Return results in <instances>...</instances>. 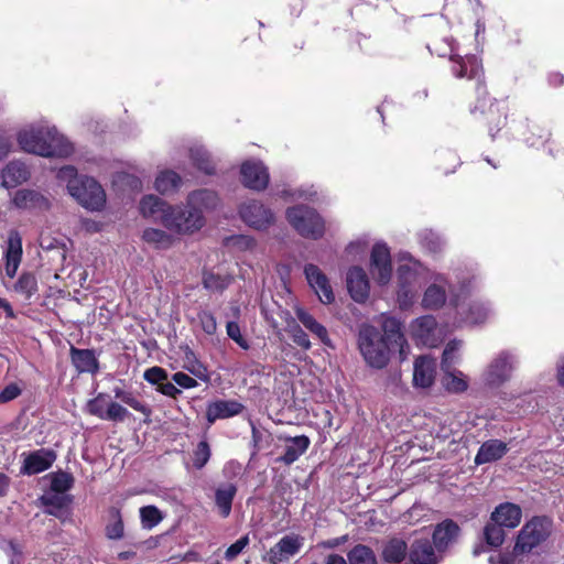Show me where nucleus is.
<instances>
[{
	"label": "nucleus",
	"mask_w": 564,
	"mask_h": 564,
	"mask_svg": "<svg viewBox=\"0 0 564 564\" xmlns=\"http://www.w3.org/2000/svg\"><path fill=\"white\" fill-rule=\"evenodd\" d=\"M291 337H292V340L297 346H300L301 348H303L305 350L310 349L312 346L307 334L300 326H294L291 329Z\"/></svg>",
	"instance_id": "052dcab7"
},
{
	"label": "nucleus",
	"mask_w": 564,
	"mask_h": 564,
	"mask_svg": "<svg viewBox=\"0 0 564 564\" xmlns=\"http://www.w3.org/2000/svg\"><path fill=\"white\" fill-rule=\"evenodd\" d=\"M30 177V172L26 165L20 161H11L2 170L1 178L2 186L6 188H13L26 182Z\"/></svg>",
	"instance_id": "c756f323"
},
{
	"label": "nucleus",
	"mask_w": 564,
	"mask_h": 564,
	"mask_svg": "<svg viewBox=\"0 0 564 564\" xmlns=\"http://www.w3.org/2000/svg\"><path fill=\"white\" fill-rule=\"evenodd\" d=\"M13 205L20 209L45 210L50 207L48 199L34 189H20L15 192Z\"/></svg>",
	"instance_id": "a878e982"
},
{
	"label": "nucleus",
	"mask_w": 564,
	"mask_h": 564,
	"mask_svg": "<svg viewBox=\"0 0 564 564\" xmlns=\"http://www.w3.org/2000/svg\"><path fill=\"white\" fill-rule=\"evenodd\" d=\"M122 402L132 408L133 410L142 413L147 417H149L151 414L150 408L144 403L140 402L131 392L123 395Z\"/></svg>",
	"instance_id": "e2e57ef3"
},
{
	"label": "nucleus",
	"mask_w": 564,
	"mask_h": 564,
	"mask_svg": "<svg viewBox=\"0 0 564 564\" xmlns=\"http://www.w3.org/2000/svg\"><path fill=\"white\" fill-rule=\"evenodd\" d=\"M55 460V454L51 451L40 449L25 456L21 471L26 475H35L48 469Z\"/></svg>",
	"instance_id": "bb28decb"
},
{
	"label": "nucleus",
	"mask_w": 564,
	"mask_h": 564,
	"mask_svg": "<svg viewBox=\"0 0 564 564\" xmlns=\"http://www.w3.org/2000/svg\"><path fill=\"white\" fill-rule=\"evenodd\" d=\"M40 245L44 250H55L62 260L66 258L64 246H58L56 240H52L48 237H42Z\"/></svg>",
	"instance_id": "774afa93"
},
{
	"label": "nucleus",
	"mask_w": 564,
	"mask_h": 564,
	"mask_svg": "<svg viewBox=\"0 0 564 564\" xmlns=\"http://www.w3.org/2000/svg\"><path fill=\"white\" fill-rule=\"evenodd\" d=\"M347 289L354 301L365 302L369 296V280L362 268L352 267L347 272Z\"/></svg>",
	"instance_id": "aec40b11"
},
{
	"label": "nucleus",
	"mask_w": 564,
	"mask_h": 564,
	"mask_svg": "<svg viewBox=\"0 0 564 564\" xmlns=\"http://www.w3.org/2000/svg\"><path fill=\"white\" fill-rule=\"evenodd\" d=\"M442 384L451 393H462L468 389V378L460 370L449 368L443 370Z\"/></svg>",
	"instance_id": "f704fd0d"
},
{
	"label": "nucleus",
	"mask_w": 564,
	"mask_h": 564,
	"mask_svg": "<svg viewBox=\"0 0 564 564\" xmlns=\"http://www.w3.org/2000/svg\"><path fill=\"white\" fill-rule=\"evenodd\" d=\"M350 564H377L373 552L366 545H357L348 553Z\"/></svg>",
	"instance_id": "a18cd8bd"
},
{
	"label": "nucleus",
	"mask_w": 564,
	"mask_h": 564,
	"mask_svg": "<svg viewBox=\"0 0 564 564\" xmlns=\"http://www.w3.org/2000/svg\"><path fill=\"white\" fill-rule=\"evenodd\" d=\"M226 332L230 339H232L239 347L242 349H248L249 344L248 341L242 337L239 325L234 322L229 321L226 325Z\"/></svg>",
	"instance_id": "4d7b16f0"
},
{
	"label": "nucleus",
	"mask_w": 564,
	"mask_h": 564,
	"mask_svg": "<svg viewBox=\"0 0 564 564\" xmlns=\"http://www.w3.org/2000/svg\"><path fill=\"white\" fill-rule=\"evenodd\" d=\"M218 203L214 191H193L184 205H172L170 215L164 218V227L177 235H193L205 226L204 214L215 209Z\"/></svg>",
	"instance_id": "7ed1b4c3"
},
{
	"label": "nucleus",
	"mask_w": 564,
	"mask_h": 564,
	"mask_svg": "<svg viewBox=\"0 0 564 564\" xmlns=\"http://www.w3.org/2000/svg\"><path fill=\"white\" fill-rule=\"evenodd\" d=\"M199 326L207 335H214L217 332V321L214 314L209 311L202 310L197 314Z\"/></svg>",
	"instance_id": "09e8293b"
},
{
	"label": "nucleus",
	"mask_w": 564,
	"mask_h": 564,
	"mask_svg": "<svg viewBox=\"0 0 564 564\" xmlns=\"http://www.w3.org/2000/svg\"><path fill=\"white\" fill-rule=\"evenodd\" d=\"M463 347L460 340H451L447 343L442 358V370L453 368V366L459 360V351Z\"/></svg>",
	"instance_id": "c03bdc74"
},
{
	"label": "nucleus",
	"mask_w": 564,
	"mask_h": 564,
	"mask_svg": "<svg viewBox=\"0 0 564 564\" xmlns=\"http://www.w3.org/2000/svg\"><path fill=\"white\" fill-rule=\"evenodd\" d=\"M189 156L193 164L202 172L212 174L215 171V164L207 150L199 144L189 149Z\"/></svg>",
	"instance_id": "58836bf2"
},
{
	"label": "nucleus",
	"mask_w": 564,
	"mask_h": 564,
	"mask_svg": "<svg viewBox=\"0 0 564 564\" xmlns=\"http://www.w3.org/2000/svg\"><path fill=\"white\" fill-rule=\"evenodd\" d=\"M249 544V536L243 535L231 544L225 552L227 561H234Z\"/></svg>",
	"instance_id": "13d9d810"
},
{
	"label": "nucleus",
	"mask_w": 564,
	"mask_h": 564,
	"mask_svg": "<svg viewBox=\"0 0 564 564\" xmlns=\"http://www.w3.org/2000/svg\"><path fill=\"white\" fill-rule=\"evenodd\" d=\"M240 176L243 186L257 192L264 191L270 181L268 169L258 160L245 161L240 166Z\"/></svg>",
	"instance_id": "2eb2a0df"
},
{
	"label": "nucleus",
	"mask_w": 564,
	"mask_h": 564,
	"mask_svg": "<svg viewBox=\"0 0 564 564\" xmlns=\"http://www.w3.org/2000/svg\"><path fill=\"white\" fill-rule=\"evenodd\" d=\"M459 535V525L455 521L446 519L435 527L432 534L433 545L443 556L449 547L457 543Z\"/></svg>",
	"instance_id": "f3484780"
},
{
	"label": "nucleus",
	"mask_w": 564,
	"mask_h": 564,
	"mask_svg": "<svg viewBox=\"0 0 564 564\" xmlns=\"http://www.w3.org/2000/svg\"><path fill=\"white\" fill-rule=\"evenodd\" d=\"M237 491L238 487L234 482H221L216 486L214 491V503L217 513L221 518L226 519L230 516Z\"/></svg>",
	"instance_id": "4be33fe9"
},
{
	"label": "nucleus",
	"mask_w": 564,
	"mask_h": 564,
	"mask_svg": "<svg viewBox=\"0 0 564 564\" xmlns=\"http://www.w3.org/2000/svg\"><path fill=\"white\" fill-rule=\"evenodd\" d=\"M182 177L172 170L161 171L154 181L155 189L162 195L176 193L182 186Z\"/></svg>",
	"instance_id": "473e14b6"
},
{
	"label": "nucleus",
	"mask_w": 564,
	"mask_h": 564,
	"mask_svg": "<svg viewBox=\"0 0 564 564\" xmlns=\"http://www.w3.org/2000/svg\"><path fill=\"white\" fill-rule=\"evenodd\" d=\"M295 316L300 321V323L314 336H316L324 345L330 346V338L328 336L327 329L323 326L316 318L310 314L303 307L295 308Z\"/></svg>",
	"instance_id": "2f4dec72"
},
{
	"label": "nucleus",
	"mask_w": 564,
	"mask_h": 564,
	"mask_svg": "<svg viewBox=\"0 0 564 564\" xmlns=\"http://www.w3.org/2000/svg\"><path fill=\"white\" fill-rule=\"evenodd\" d=\"M163 513L154 506L140 508V519L143 529H153L163 520Z\"/></svg>",
	"instance_id": "37998d69"
},
{
	"label": "nucleus",
	"mask_w": 564,
	"mask_h": 564,
	"mask_svg": "<svg viewBox=\"0 0 564 564\" xmlns=\"http://www.w3.org/2000/svg\"><path fill=\"white\" fill-rule=\"evenodd\" d=\"M518 556H521V554H516L513 550L511 553L491 555L488 561L489 564H514Z\"/></svg>",
	"instance_id": "338daca9"
},
{
	"label": "nucleus",
	"mask_w": 564,
	"mask_h": 564,
	"mask_svg": "<svg viewBox=\"0 0 564 564\" xmlns=\"http://www.w3.org/2000/svg\"><path fill=\"white\" fill-rule=\"evenodd\" d=\"M518 357L509 350L498 352L485 368L481 380L488 388H499L511 379Z\"/></svg>",
	"instance_id": "0eeeda50"
},
{
	"label": "nucleus",
	"mask_w": 564,
	"mask_h": 564,
	"mask_svg": "<svg viewBox=\"0 0 564 564\" xmlns=\"http://www.w3.org/2000/svg\"><path fill=\"white\" fill-rule=\"evenodd\" d=\"M108 404L106 394L99 393L95 399L87 403V410L91 415L105 420V413Z\"/></svg>",
	"instance_id": "8fccbe9b"
},
{
	"label": "nucleus",
	"mask_w": 564,
	"mask_h": 564,
	"mask_svg": "<svg viewBox=\"0 0 564 564\" xmlns=\"http://www.w3.org/2000/svg\"><path fill=\"white\" fill-rule=\"evenodd\" d=\"M243 405L235 400H218L207 406L206 417L209 423L220 419L238 415L242 412Z\"/></svg>",
	"instance_id": "cd10ccee"
},
{
	"label": "nucleus",
	"mask_w": 564,
	"mask_h": 564,
	"mask_svg": "<svg viewBox=\"0 0 564 564\" xmlns=\"http://www.w3.org/2000/svg\"><path fill=\"white\" fill-rule=\"evenodd\" d=\"M442 558V554L437 553L435 546L426 538L414 540L409 551L411 564H438Z\"/></svg>",
	"instance_id": "6ab92c4d"
},
{
	"label": "nucleus",
	"mask_w": 564,
	"mask_h": 564,
	"mask_svg": "<svg viewBox=\"0 0 564 564\" xmlns=\"http://www.w3.org/2000/svg\"><path fill=\"white\" fill-rule=\"evenodd\" d=\"M41 501L44 506L47 507V509L45 510V512L47 514L58 518L62 522H65L68 519L69 513L66 509H64V499L62 497H58V496L45 497V496H43L41 498Z\"/></svg>",
	"instance_id": "a19ab883"
},
{
	"label": "nucleus",
	"mask_w": 564,
	"mask_h": 564,
	"mask_svg": "<svg viewBox=\"0 0 564 564\" xmlns=\"http://www.w3.org/2000/svg\"><path fill=\"white\" fill-rule=\"evenodd\" d=\"M305 539L295 533H290L281 538L263 555V561L269 564H281L296 555L304 545Z\"/></svg>",
	"instance_id": "ddd939ff"
},
{
	"label": "nucleus",
	"mask_w": 564,
	"mask_h": 564,
	"mask_svg": "<svg viewBox=\"0 0 564 564\" xmlns=\"http://www.w3.org/2000/svg\"><path fill=\"white\" fill-rule=\"evenodd\" d=\"M551 530V521L547 518H533L527 522L518 534L514 553L527 554L544 541Z\"/></svg>",
	"instance_id": "6e6552de"
},
{
	"label": "nucleus",
	"mask_w": 564,
	"mask_h": 564,
	"mask_svg": "<svg viewBox=\"0 0 564 564\" xmlns=\"http://www.w3.org/2000/svg\"><path fill=\"white\" fill-rule=\"evenodd\" d=\"M142 240L155 249H169L174 243L171 234L159 228H145L142 232Z\"/></svg>",
	"instance_id": "c9c22d12"
},
{
	"label": "nucleus",
	"mask_w": 564,
	"mask_h": 564,
	"mask_svg": "<svg viewBox=\"0 0 564 564\" xmlns=\"http://www.w3.org/2000/svg\"><path fill=\"white\" fill-rule=\"evenodd\" d=\"M232 278L229 275H218L213 272H205L203 275V285L210 291H223L229 286Z\"/></svg>",
	"instance_id": "49530a36"
},
{
	"label": "nucleus",
	"mask_w": 564,
	"mask_h": 564,
	"mask_svg": "<svg viewBox=\"0 0 564 564\" xmlns=\"http://www.w3.org/2000/svg\"><path fill=\"white\" fill-rule=\"evenodd\" d=\"M129 412L126 408L117 402H110L107 405L105 413V420L109 421H123L128 416Z\"/></svg>",
	"instance_id": "6e6d98bb"
},
{
	"label": "nucleus",
	"mask_w": 564,
	"mask_h": 564,
	"mask_svg": "<svg viewBox=\"0 0 564 564\" xmlns=\"http://www.w3.org/2000/svg\"><path fill=\"white\" fill-rule=\"evenodd\" d=\"M521 508L511 502H505L495 508L491 512L490 520L500 524L506 529H513L521 522Z\"/></svg>",
	"instance_id": "393cba45"
},
{
	"label": "nucleus",
	"mask_w": 564,
	"mask_h": 564,
	"mask_svg": "<svg viewBox=\"0 0 564 564\" xmlns=\"http://www.w3.org/2000/svg\"><path fill=\"white\" fill-rule=\"evenodd\" d=\"M172 380L175 384L180 386L181 388H184V389H193V388H196L198 386L196 379H194L193 377L184 373V372H175L173 376H172Z\"/></svg>",
	"instance_id": "0e129e2a"
},
{
	"label": "nucleus",
	"mask_w": 564,
	"mask_h": 564,
	"mask_svg": "<svg viewBox=\"0 0 564 564\" xmlns=\"http://www.w3.org/2000/svg\"><path fill=\"white\" fill-rule=\"evenodd\" d=\"M505 529L506 528L490 520L484 528V539L486 543L491 547H499L505 541Z\"/></svg>",
	"instance_id": "79ce46f5"
},
{
	"label": "nucleus",
	"mask_w": 564,
	"mask_h": 564,
	"mask_svg": "<svg viewBox=\"0 0 564 564\" xmlns=\"http://www.w3.org/2000/svg\"><path fill=\"white\" fill-rule=\"evenodd\" d=\"M403 262L399 265L397 300L400 308L408 310L416 300L419 275L423 270L420 262L410 256L402 257Z\"/></svg>",
	"instance_id": "39448f33"
},
{
	"label": "nucleus",
	"mask_w": 564,
	"mask_h": 564,
	"mask_svg": "<svg viewBox=\"0 0 564 564\" xmlns=\"http://www.w3.org/2000/svg\"><path fill=\"white\" fill-rule=\"evenodd\" d=\"M17 292L31 296L36 290V282L31 274H22L14 286Z\"/></svg>",
	"instance_id": "864d4df0"
},
{
	"label": "nucleus",
	"mask_w": 564,
	"mask_h": 564,
	"mask_svg": "<svg viewBox=\"0 0 564 564\" xmlns=\"http://www.w3.org/2000/svg\"><path fill=\"white\" fill-rule=\"evenodd\" d=\"M436 375V361L429 356L415 359L413 383L415 387L429 388L433 384Z\"/></svg>",
	"instance_id": "b1692460"
},
{
	"label": "nucleus",
	"mask_w": 564,
	"mask_h": 564,
	"mask_svg": "<svg viewBox=\"0 0 564 564\" xmlns=\"http://www.w3.org/2000/svg\"><path fill=\"white\" fill-rule=\"evenodd\" d=\"M69 195L88 210H101L106 205V193L94 178L84 176L79 184L69 185Z\"/></svg>",
	"instance_id": "1a4fd4ad"
},
{
	"label": "nucleus",
	"mask_w": 564,
	"mask_h": 564,
	"mask_svg": "<svg viewBox=\"0 0 564 564\" xmlns=\"http://www.w3.org/2000/svg\"><path fill=\"white\" fill-rule=\"evenodd\" d=\"M406 552L408 546L403 540L392 539L386 544L382 555L386 562L395 564L405 560Z\"/></svg>",
	"instance_id": "ea45409f"
},
{
	"label": "nucleus",
	"mask_w": 564,
	"mask_h": 564,
	"mask_svg": "<svg viewBox=\"0 0 564 564\" xmlns=\"http://www.w3.org/2000/svg\"><path fill=\"white\" fill-rule=\"evenodd\" d=\"M172 205L155 195H145L139 204L140 214L148 219L160 221L164 226V218L170 215Z\"/></svg>",
	"instance_id": "412c9836"
},
{
	"label": "nucleus",
	"mask_w": 564,
	"mask_h": 564,
	"mask_svg": "<svg viewBox=\"0 0 564 564\" xmlns=\"http://www.w3.org/2000/svg\"><path fill=\"white\" fill-rule=\"evenodd\" d=\"M430 279L431 282L423 293L421 306L427 311H437L446 304L447 300L449 301L452 291L456 290L441 273H432Z\"/></svg>",
	"instance_id": "9b49d317"
},
{
	"label": "nucleus",
	"mask_w": 564,
	"mask_h": 564,
	"mask_svg": "<svg viewBox=\"0 0 564 564\" xmlns=\"http://www.w3.org/2000/svg\"><path fill=\"white\" fill-rule=\"evenodd\" d=\"M508 452V446L500 440H489L481 444L476 456L475 464L484 465L502 458Z\"/></svg>",
	"instance_id": "c85d7f7f"
},
{
	"label": "nucleus",
	"mask_w": 564,
	"mask_h": 564,
	"mask_svg": "<svg viewBox=\"0 0 564 564\" xmlns=\"http://www.w3.org/2000/svg\"><path fill=\"white\" fill-rule=\"evenodd\" d=\"M304 273L310 286L314 290L319 301L329 304L334 301L335 295L327 276L315 264H307Z\"/></svg>",
	"instance_id": "a211bd4d"
},
{
	"label": "nucleus",
	"mask_w": 564,
	"mask_h": 564,
	"mask_svg": "<svg viewBox=\"0 0 564 564\" xmlns=\"http://www.w3.org/2000/svg\"><path fill=\"white\" fill-rule=\"evenodd\" d=\"M370 271L380 285L390 282L392 275L390 250L386 243L378 242L372 247L370 256Z\"/></svg>",
	"instance_id": "dca6fc26"
},
{
	"label": "nucleus",
	"mask_w": 564,
	"mask_h": 564,
	"mask_svg": "<svg viewBox=\"0 0 564 564\" xmlns=\"http://www.w3.org/2000/svg\"><path fill=\"white\" fill-rule=\"evenodd\" d=\"M72 485L73 477L69 474L61 473L53 477L51 487L55 492L62 494L70 489Z\"/></svg>",
	"instance_id": "5fc2aeb1"
},
{
	"label": "nucleus",
	"mask_w": 564,
	"mask_h": 564,
	"mask_svg": "<svg viewBox=\"0 0 564 564\" xmlns=\"http://www.w3.org/2000/svg\"><path fill=\"white\" fill-rule=\"evenodd\" d=\"M105 534L109 540H121L124 535V524L120 510L115 507L108 510Z\"/></svg>",
	"instance_id": "4c0bfd02"
},
{
	"label": "nucleus",
	"mask_w": 564,
	"mask_h": 564,
	"mask_svg": "<svg viewBox=\"0 0 564 564\" xmlns=\"http://www.w3.org/2000/svg\"><path fill=\"white\" fill-rule=\"evenodd\" d=\"M382 334L372 325L365 324L358 334V347L366 364L376 369L384 368L392 351L399 352L403 361L409 355V345L401 323L391 316H382Z\"/></svg>",
	"instance_id": "f257e3e1"
},
{
	"label": "nucleus",
	"mask_w": 564,
	"mask_h": 564,
	"mask_svg": "<svg viewBox=\"0 0 564 564\" xmlns=\"http://www.w3.org/2000/svg\"><path fill=\"white\" fill-rule=\"evenodd\" d=\"M448 54L452 62V72L457 78H468L479 80L482 74V67L479 58L476 55L466 54L460 56L455 54L453 41H448Z\"/></svg>",
	"instance_id": "4468645a"
},
{
	"label": "nucleus",
	"mask_w": 564,
	"mask_h": 564,
	"mask_svg": "<svg viewBox=\"0 0 564 564\" xmlns=\"http://www.w3.org/2000/svg\"><path fill=\"white\" fill-rule=\"evenodd\" d=\"M15 138L23 152L42 158H67L74 151L68 139L45 119L22 126Z\"/></svg>",
	"instance_id": "f03ea898"
},
{
	"label": "nucleus",
	"mask_w": 564,
	"mask_h": 564,
	"mask_svg": "<svg viewBox=\"0 0 564 564\" xmlns=\"http://www.w3.org/2000/svg\"><path fill=\"white\" fill-rule=\"evenodd\" d=\"M242 221L256 230H267L274 223V214L261 202L251 199L239 207Z\"/></svg>",
	"instance_id": "f8f14e48"
},
{
	"label": "nucleus",
	"mask_w": 564,
	"mask_h": 564,
	"mask_svg": "<svg viewBox=\"0 0 564 564\" xmlns=\"http://www.w3.org/2000/svg\"><path fill=\"white\" fill-rule=\"evenodd\" d=\"M22 259V239L17 230L9 234L6 250V274L14 278Z\"/></svg>",
	"instance_id": "5701e85b"
},
{
	"label": "nucleus",
	"mask_w": 564,
	"mask_h": 564,
	"mask_svg": "<svg viewBox=\"0 0 564 564\" xmlns=\"http://www.w3.org/2000/svg\"><path fill=\"white\" fill-rule=\"evenodd\" d=\"M289 224L304 238L317 240L325 234V223L313 208L297 205L290 207L285 213Z\"/></svg>",
	"instance_id": "423d86ee"
},
{
	"label": "nucleus",
	"mask_w": 564,
	"mask_h": 564,
	"mask_svg": "<svg viewBox=\"0 0 564 564\" xmlns=\"http://www.w3.org/2000/svg\"><path fill=\"white\" fill-rule=\"evenodd\" d=\"M449 306L453 308V323L458 327L484 324L494 314L489 302L471 299L465 286L452 291Z\"/></svg>",
	"instance_id": "20e7f679"
},
{
	"label": "nucleus",
	"mask_w": 564,
	"mask_h": 564,
	"mask_svg": "<svg viewBox=\"0 0 564 564\" xmlns=\"http://www.w3.org/2000/svg\"><path fill=\"white\" fill-rule=\"evenodd\" d=\"M421 242L431 252L441 251L443 246L445 245V241L442 238V236L433 230L423 231L421 234Z\"/></svg>",
	"instance_id": "de8ad7c7"
},
{
	"label": "nucleus",
	"mask_w": 564,
	"mask_h": 564,
	"mask_svg": "<svg viewBox=\"0 0 564 564\" xmlns=\"http://www.w3.org/2000/svg\"><path fill=\"white\" fill-rule=\"evenodd\" d=\"M57 178L61 181V182H65L66 183V186H67V191L69 192V185L70 184H79L83 180L84 176H78L77 175V170L74 167V166H70V165H66V166H63L61 167L58 171H57Z\"/></svg>",
	"instance_id": "3c124183"
},
{
	"label": "nucleus",
	"mask_w": 564,
	"mask_h": 564,
	"mask_svg": "<svg viewBox=\"0 0 564 564\" xmlns=\"http://www.w3.org/2000/svg\"><path fill=\"white\" fill-rule=\"evenodd\" d=\"M21 389L17 383H10L8 384L1 392H0V404L8 403L14 399H17L21 394Z\"/></svg>",
	"instance_id": "69168bd1"
},
{
	"label": "nucleus",
	"mask_w": 564,
	"mask_h": 564,
	"mask_svg": "<svg viewBox=\"0 0 564 564\" xmlns=\"http://www.w3.org/2000/svg\"><path fill=\"white\" fill-rule=\"evenodd\" d=\"M122 402L132 408L133 410L142 413L147 417H149L151 414L150 408L144 403L140 402L131 392L123 395Z\"/></svg>",
	"instance_id": "680f3d73"
},
{
	"label": "nucleus",
	"mask_w": 564,
	"mask_h": 564,
	"mask_svg": "<svg viewBox=\"0 0 564 564\" xmlns=\"http://www.w3.org/2000/svg\"><path fill=\"white\" fill-rule=\"evenodd\" d=\"M183 368L204 382H208L210 379L207 367L189 347H186L184 350Z\"/></svg>",
	"instance_id": "e433bc0d"
},
{
	"label": "nucleus",
	"mask_w": 564,
	"mask_h": 564,
	"mask_svg": "<svg viewBox=\"0 0 564 564\" xmlns=\"http://www.w3.org/2000/svg\"><path fill=\"white\" fill-rule=\"evenodd\" d=\"M143 377L149 383L160 386L167 379V372L163 368L152 367L145 370Z\"/></svg>",
	"instance_id": "bf43d9fd"
},
{
	"label": "nucleus",
	"mask_w": 564,
	"mask_h": 564,
	"mask_svg": "<svg viewBox=\"0 0 564 564\" xmlns=\"http://www.w3.org/2000/svg\"><path fill=\"white\" fill-rule=\"evenodd\" d=\"M311 441L305 435L286 438L285 453L276 460L285 465L296 462L308 448Z\"/></svg>",
	"instance_id": "7c9ffc66"
},
{
	"label": "nucleus",
	"mask_w": 564,
	"mask_h": 564,
	"mask_svg": "<svg viewBox=\"0 0 564 564\" xmlns=\"http://www.w3.org/2000/svg\"><path fill=\"white\" fill-rule=\"evenodd\" d=\"M209 457H210L209 445L207 444L206 441L199 442L194 452V458H193L194 466L198 469L203 468L206 465V463L208 462Z\"/></svg>",
	"instance_id": "603ef678"
},
{
	"label": "nucleus",
	"mask_w": 564,
	"mask_h": 564,
	"mask_svg": "<svg viewBox=\"0 0 564 564\" xmlns=\"http://www.w3.org/2000/svg\"><path fill=\"white\" fill-rule=\"evenodd\" d=\"M70 354L72 361L79 372H97L98 361L93 350L72 348Z\"/></svg>",
	"instance_id": "72a5a7b5"
},
{
	"label": "nucleus",
	"mask_w": 564,
	"mask_h": 564,
	"mask_svg": "<svg viewBox=\"0 0 564 564\" xmlns=\"http://www.w3.org/2000/svg\"><path fill=\"white\" fill-rule=\"evenodd\" d=\"M409 332L417 345L425 347L438 346L444 337L443 329L432 315H424L410 323Z\"/></svg>",
	"instance_id": "9d476101"
}]
</instances>
